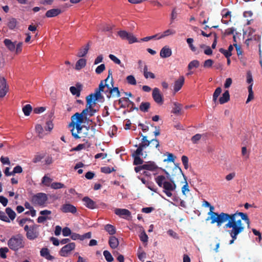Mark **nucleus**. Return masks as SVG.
I'll list each match as a JSON object with an SVG mask.
<instances>
[{"label": "nucleus", "mask_w": 262, "mask_h": 262, "mask_svg": "<svg viewBox=\"0 0 262 262\" xmlns=\"http://www.w3.org/2000/svg\"><path fill=\"white\" fill-rule=\"evenodd\" d=\"M242 220L245 221L249 228L250 222L248 215L238 211L234 213H227L226 223L228 224V226L236 227L239 230L243 231L245 227L242 223Z\"/></svg>", "instance_id": "obj_1"}, {"label": "nucleus", "mask_w": 262, "mask_h": 262, "mask_svg": "<svg viewBox=\"0 0 262 262\" xmlns=\"http://www.w3.org/2000/svg\"><path fill=\"white\" fill-rule=\"evenodd\" d=\"M155 180L158 185L163 188V192L168 197H171L172 195L171 191H174L176 188L174 175L172 174V177L170 179L169 182L167 181L166 177L163 175L157 176Z\"/></svg>", "instance_id": "obj_2"}, {"label": "nucleus", "mask_w": 262, "mask_h": 262, "mask_svg": "<svg viewBox=\"0 0 262 262\" xmlns=\"http://www.w3.org/2000/svg\"><path fill=\"white\" fill-rule=\"evenodd\" d=\"M71 130L72 135L75 139L83 137L90 138L94 136L95 128L93 126H81L80 129L76 127H72Z\"/></svg>", "instance_id": "obj_3"}, {"label": "nucleus", "mask_w": 262, "mask_h": 262, "mask_svg": "<svg viewBox=\"0 0 262 262\" xmlns=\"http://www.w3.org/2000/svg\"><path fill=\"white\" fill-rule=\"evenodd\" d=\"M210 211L208 214L210 216L209 218L211 220V223H216L217 227L221 226L223 224L226 222L227 213L221 212L220 213L213 211L214 207L210 205L209 206Z\"/></svg>", "instance_id": "obj_4"}, {"label": "nucleus", "mask_w": 262, "mask_h": 262, "mask_svg": "<svg viewBox=\"0 0 262 262\" xmlns=\"http://www.w3.org/2000/svg\"><path fill=\"white\" fill-rule=\"evenodd\" d=\"M86 114H83L82 111L81 113H76L71 117V122L69 124V127H76L78 129L81 127V124L84 122V119H86Z\"/></svg>", "instance_id": "obj_5"}, {"label": "nucleus", "mask_w": 262, "mask_h": 262, "mask_svg": "<svg viewBox=\"0 0 262 262\" xmlns=\"http://www.w3.org/2000/svg\"><path fill=\"white\" fill-rule=\"evenodd\" d=\"M147 144H139L138 146L135 145V147H138L137 149L133 154L132 156L134 158L133 164L134 165H138L142 164L143 160L140 158V156H143V150L145 149V146Z\"/></svg>", "instance_id": "obj_6"}, {"label": "nucleus", "mask_w": 262, "mask_h": 262, "mask_svg": "<svg viewBox=\"0 0 262 262\" xmlns=\"http://www.w3.org/2000/svg\"><path fill=\"white\" fill-rule=\"evenodd\" d=\"M38 225H33L30 227L26 225L24 227V230L26 232V236L30 240H34L39 236V232L37 230Z\"/></svg>", "instance_id": "obj_7"}, {"label": "nucleus", "mask_w": 262, "mask_h": 262, "mask_svg": "<svg viewBox=\"0 0 262 262\" xmlns=\"http://www.w3.org/2000/svg\"><path fill=\"white\" fill-rule=\"evenodd\" d=\"M113 72L112 69H109L108 71V76L107 78L104 80L101 81L99 85V88L98 89H96V90L100 91V92H103L105 91L104 88L106 87L107 88V90L108 88H109V85L107 83L108 81L110 79L111 81V84H112V86H113L114 84V81L112 76Z\"/></svg>", "instance_id": "obj_8"}, {"label": "nucleus", "mask_w": 262, "mask_h": 262, "mask_svg": "<svg viewBox=\"0 0 262 262\" xmlns=\"http://www.w3.org/2000/svg\"><path fill=\"white\" fill-rule=\"evenodd\" d=\"M224 227L225 229H231L230 230L228 231L229 234H230V236L232 238V239L229 242V244H232L234 243V241L237 239V235L243 232L242 231L239 230V229H238V228H236V227H231L228 226V224L226 223L225 224Z\"/></svg>", "instance_id": "obj_9"}, {"label": "nucleus", "mask_w": 262, "mask_h": 262, "mask_svg": "<svg viewBox=\"0 0 262 262\" xmlns=\"http://www.w3.org/2000/svg\"><path fill=\"white\" fill-rule=\"evenodd\" d=\"M118 35L122 39L127 40L129 43L138 42V40L132 33L122 30L118 32Z\"/></svg>", "instance_id": "obj_10"}, {"label": "nucleus", "mask_w": 262, "mask_h": 262, "mask_svg": "<svg viewBox=\"0 0 262 262\" xmlns=\"http://www.w3.org/2000/svg\"><path fill=\"white\" fill-rule=\"evenodd\" d=\"M48 197L44 193H38L32 198V202L38 205H43L47 201Z\"/></svg>", "instance_id": "obj_11"}, {"label": "nucleus", "mask_w": 262, "mask_h": 262, "mask_svg": "<svg viewBox=\"0 0 262 262\" xmlns=\"http://www.w3.org/2000/svg\"><path fill=\"white\" fill-rule=\"evenodd\" d=\"M107 98L110 99L111 97H119L120 96V93L118 87L112 86V84L109 85V88L104 91Z\"/></svg>", "instance_id": "obj_12"}, {"label": "nucleus", "mask_w": 262, "mask_h": 262, "mask_svg": "<svg viewBox=\"0 0 262 262\" xmlns=\"http://www.w3.org/2000/svg\"><path fill=\"white\" fill-rule=\"evenodd\" d=\"M75 248L74 243H69L64 246L59 251V255L63 257H67L69 254Z\"/></svg>", "instance_id": "obj_13"}, {"label": "nucleus", "mask_w": 262, "mask_h": 262, "mask_svg": "<svg viewBox=\"0 0 262 262\" xmlns=\"http://www.w3.org/2000/svg\"><path fill=\"white\" fill-rule=\"evenodd\" d=\"M139 135L142 137L141 139V142L140 144H142L143 143V144H147L145 146V148L150 145V146H153L156 148H157L159 146V142L158 139H153L150 141H149L147 140V137L143 135L142 133H140Z\"/></svg>", "instance_id": "obj_14"}, {"label": "nucleus", "mask_w": 262, "mask_h": 262, "mask_svg": "<svg viewBox=\"0 0 262 262\" xmlns=\"http://www.w3.org/2000/svg\"><path fill=\"white\" fill-rule=\"evenodd\" d=\"M152 97L154 101L159 104H162L163 103L164 99L163 96L160 93V90L157 88H155L152 90Z\"/></svg>", "instance_id": "obj_15"}, {"label": "nucleus", "mask_w": 262, "mask_h": 262, "mask_svg": "<svg viewBox=\"0 0 262 262\" xmlns=\"http://www.w3.org/2000/svg\"><path fill=\"white\" fill-rule=\"evenodd\" d=\"M61 211L63 213H71L75 214L77 212L76 207L71 204H65L61 206Z\"/></svg>", "instance_id": "obj_16"}, {"label": "nucleus", "mask_w": 262, "mask_h": 262, "mask_svg": "<svg viewBox=\"0 0 262 262\" xmlns=\"http://www.w3.org/2000/svg\"><path fill=\"white\" fill-rule=\"evenodd\" d=\"M231 12L228 9L225 8L222 10L221 14L222 15V22L225 24H228L231 21Z\"/></svg>", "instance_id": "obj_17"}, {"label": "nucleus", "mask_w": 262, "mask_h": 262, "mask_svg": "<svg viewBox=\"0 0 262 262\" xmlns=\"http://www.w3.org/2000/svg\"><path fill=\"white\" fill-rule=\"evenodd\" d=\"M82 201L84 202V205L89 209H94L98 208L96 202L88 196L84 197L82 199Z\"/></svg>", "instance_id": "obj_18"}, {"label": "nucleus", "mask_w": 262, "mask_h": 262, "mask_svg": "<svg viewBox=\"0 0 262 262\" xmlns=\"http://www.w3.org/2000/svg\"><path fill=\"white\" fill-rule=\"evenodd\" d=\"M8 91L6 79L3 77L0 78V97H4Z\"/></svg>", "instance_id": "obj_19"}, {"label": "nucleus", "mask_w": 262, "mask_h": 262, "mask_svg": "<svg viewBox=\"0 0 262 262\" xmlns=\"http://www.w3.org/2000/svg\"><path fill=\"white\" fill-rule=\"evenodd\" d=\"M115 213L123 218H126L131 215L130 212L126 209L116 208L115 210Z\"/></svg>", "instance_id": "obj_20"}, {"label": "nucleus", "mask_w": 262, "mask_h": 262, "mask_svg": "<svg viewBox=\"0 0 262 262\" xmlns=\"http://www.w3.org/2000/svg\"><path fill=\"white\" fill-rule=\"evenodd\" d=\"M179 177L181 178L182 177L184 178L185 180V185L182 188V192L184 195H185V191H189V186L187 182L186 177L184 174L181 168H178Z\"/></svg>", "instance_id": "obj_21"}, {"label": "nucleus", "mask_w": 262, "mask_h": 262, "mask_svg": "<svg viewBox=\"0 0 262 262\" xmlns=\"http://www.w3.org/2000/svg\"><path fill=\"white\" fill-rule=\"evenodd\" d=\"M86 105L85 108L82 111L83 114H88L89 111L93 108V106L96 104V102L92 100L91 98L86 97Z\"/></svg>", "instance_id": "obj_22"}, {"label": "nucleus", "mask_w": 262, "mask_h": 262, "mask_svg": "<svg viewBox=\"0 0 262 262\" xmlns=\"http://www.w3.org/2000/svg\"><path fill=\"white\" fill-rule=\"evenodd\" d=\"M185 78L183 76H181L178 79L175 81L174 84V92H177L182 88L184 83Z\"/></svg>", "instance_id": "obj_23"}, {"label": "nucleus", "mask_w": 262, "mask_h": 262, "mask_svg": "<svg viewBox=\"0 0 262 262\" xmlns=\"http://www.w3.org/2000/svg\"><path fill=\"white\" fill-rule=\"evenodd\" d=\"M172 54L171 50L168 47H164L161 50L160 55L162 58H167Z\"/></svg>", "instance_id": "obj_24"}, {"label": "nucleus", "mask_w": 262, "mask_h": 262, "mask_svg": "<svg viewBox=\"0 0 262 262\" xmlns=\"http://www.w3.org/2000/svg\"><path fill=\"white\" fill-rule=\"evenodd\" d=\"M82 89V86L80 84L77 83L76 86H71L70 88V91L73 95H75L77 97H79L80 95V91Z\"/></svg>", "instance_id": "obj_25"}, {"label": "nucleus", "mask_w": 262, "mask_h": 262, "mask_svg": "<svg viewBox=\"0 0 262 262\" xmlns=\"http://www.w3.org/2000/svg\"><path fill=\"white\" fill-rule=\"evenodd\" d=\"M40 255L48 260H52L54 259V256L50 255L49 250L47 248H43L41 249Z\"/></svg>", "instance_id": "obj_26"}, {"label": "nucleus", "mask_w": 262, "mask_h": 262, "mask_svg": "<svg viewBox=\"0 0 262 262\" xmlns=\"http://www.w3.org/2000/svg\"><path fill=\"white\" fill-rule=\"evenodd\" d=\"M61 13L59 9H52L48 10L46 13V16L47 17H55Z\"/></svg>", "instance_id": "obj_27"}, {"label": "nucleus", "mask_w": 262, "mask_h": 262, "mask_svg": "<svg viewBox=\"0 0 262 262\" xmlns=\"http://www.w3.org/2000/svg\"><path fill=\"white\" fill-rule=\"evenodd\" d=\"M182 104L178 103V102H174L173 103V106L172 107V109L171 111V113H173L174 114L179 115L181 114V111H182Z\"/></svg>", "instance_id": "obj_28"}, {"label": "nucleus", "mask_w": 262, "mask_h": 262, "mask_svg": "<svg viewBox=\"0 0 262 262\" xmlns=\"http://www.w3.org/2000/svg\"><path fill=\"white\" fill-rule=\"evenodd\" d=\"M89 49L90 44L89 42L84 47L79 50L77 56L79 57H83L85 56L88 53Z\"/></svg>", "instance_id": "obj_29"}, {"label": "nucleus", "mask_w": 262, "mask_h": 262, "mask_svg": "<svg viewBox=\"0 0 262 262\" xmlns=\"http://www.w3.org/2000/svg\"><path fill=\"white\" fill-rule=\"evenodd\" d=\"M108 244L112 249H115L118 246L119 241L117 237L112 236L109 238Z\"/></svg>", "instance_id": "obj_30"}, {"label": "nucleus", "mask_w": 262, "mask_h": 262, "mask_svg": "<svg viewBox=\"0 0 262 262\" xmlns=\"http://www.w3.org/2000/svg\"><path fill=\"white\" fill-rule=\"evenodd\" d=\"M4 43L9 51L11 52L14 51L15 49V45L14 42H12L10 39H5L4 41Z\"/></svg>", "instance_id": "obj_31"}, {"label": "nucleus", "mask_w": 262, "mask_h": 262, "mask_svg": "<svg viewBox=\"0 0 262 262\" xmlns=\"http://www.w3.org/2000/svg\"><path fill=\"white\" fill-rule=\"evenodd\" d=\"M230 100V94L228 91H226L219 99L220 103L222 104L227 102Z\"/></svg>", "instance_id": "obj_32"}, {"label": "nucleus", "mask_w": 262, "mask_h": 262, "mask_svg": "<svg viewBox=\"0 0 262 262\" xmlns=\"http://www.w3.org/2000/svg\"><path fill=\"white\" fill-rule=\"evenodd\" d=\"M142 168L145 170L154 171L158 168V166L154 162H148L147 163L143 164V167Z\"/></svg>", "instance_id": "obj_33"}, {"label": "nucleus", "mask_w": 262, "mask_h": 262, "mask_svg": "<svg viewBox=\"0 0 262 262\" xmlns=\"http://www.w3.org/2000/svg\"><path fill=\"white\" fill-rule=\"evenodd\" d=\"M8 245L9 248L15 252L16 251V237L15 236L12 237L9 240Z\"/></svg>", "instance_id": "obj_34"}, {"label": "nucleus", "mask_w": 262, "mask_h": 262, "mask_svg": "<svg viewBox=\"0 0 262 262\" xmlns=\"http://www.w3.org/2000/svg\"><path fill=\"white\" fill-rule=\"evenodd\" d=\"M176 31L173 29H169L164 31L162 34L157 37L158 39L167 37L169 35H173L176 34Z\"/></svg>", "instance_id": "obj_35"}, {"label": "nucleus", "mask_w": 262, "mask_h": 262, "mask_svg": "<svg viewBox=\"0 0 262 262\" xmlns=\"http://www.w3.org/2000/svg\"><path fill=\"white\" fill-rule=\"evenodd\" d=\"M86 63V61L85 59L81 58L79 59L76 63L75 69L77 70H80L85 66Z\"/></svg>", "instance_id": "obj_36"}, {"label": "nucleus", "mask_w": 262, "mask_h": 262, "mask_svg": "<svg viewBox=\"0 0 262 262\" xmlns=\"http://www.w3.org/2000/svg\"><path fill=\"white\" fill-rule=\"evenodd\" d=\"M104 230L112 235L115 234L116 232L115 227L111 224H106L104 226Z\"/></svg>", "instance_id": "obj_37"}, {"label": "nucleus", "mask_w": 262, "mask_h": 262, "mask_svg": "<svg viewBox=\"0 0 262 262\" xmlns=\"http://www.w3.org/2000/svg\"><path fill=\"white\" fill-rule=\"evenodd\" d=\"M89 98H91L92 100L94 101L95 102L102 97V95L101 94V92L95 90L94 93H92L89 95L87 96Z\"/></svg>", "instance_id": "obj_38"}, {"label": "nucleus", "mask_w": 262, "mask_h": 262, "mask_svg": "<svg viewBox=\"0 0 262 262\" xmlns=\"http://www.w3.org/2000/svg\"><path fill=\"white\" fill-rule=\"evenodd\" d=\"M150 104L148 102H142L140 105V110L143 112H147L150 107Z\"/></svg>", "instance_id": "obj_39"}, {"label": "nucleus", "mask_w": 262, "mask_h": 262, "mask_svg": "<svg viewBox=\"0 0 262 262\" xmlns=\"http://www.w3.org/2000/svg\"><path fill=\"white\" fill-rule=\"evenodd\" d=\"M35 130L36 133L38 134V136L40 138H42L45 135L43 128L42 127V126L40 124H37L36 125Z\"/></svg>", "instance_id": "obj_40"}, {"label": "nucleus", "mask_w": 262, "mask_h": 262, "mask_svg": "<svg viewBox=\"0 0 262 262\" xmlns=\"http://www.w3.org/2000/svg\"><path fill=\"white\" fill-rule=\"evenodd\" d=\"M252 85L253 84L252 83L251 84L249 85L248 87L249 95L246 101V103H248L249 102L251 101L254 98V93L252 91Z\"/></svg>", "instance_id": "obj_41"}, {"label": "nucleus", "mask_w": 262, "mask_h": 262, "mask_svg": "<svg viewBox=\"0 0 262 262\" xmlns=\"http://www.w3.org/2000/svg\"><path fill=\"white\" fill-rule=\"evenodd\" d=\"M6 212L11 220H14L16 216L15 212L10 207L6 208Z\"/></svg>", "instance_id": "obj_42"}, {"label": "nucleus", "mask_w": 262, "mask_h": 262, "mask_svg": "<svg viewBox=\"0 0 262 262\" xmlns=\"http://www.w3.org/2000/svg\"><path fill=\"white\" fill-rule=\"evenodd\" d=\"M200 66V62L198 60H193L189 62L188 65V70H191L193 68H197Z\"/></svg>", "instance_id": "obj_43"}, {"label": "nucleus", "mask_w": 262, "mask_h": 262, "mask_svg": "<svg viewBox=\"0 0 262 262\" xmlns=\"http://www.w3.org/2000/svg\"><path fill=\"white\" fill-rule=\"evenodd\" d=\"M24 236L21 235H17V249L23 248L25 245V242L24 241Z\"/></svg>", "instance_id": "obj_44"}, {"label": "nucleus", "mask_w": 262, "mask_h": 262, "mask_svg": "<svg viewBox=\"0 0 262 262\" xmlns=\"http://www.w3.org/2000/svg\"><path fill=\"white\" fill-rule=\"evenodd\" d=\"M53 179L45 175L41 180V183L46 186H49Z\"/></svg>", "instance_id": "obj_45"}, {"label": "nucleus", "mask_w": 262, "mask_h": 262, "mask_svg": "<svg viewBox=\"0 0 262 262\" xmlns=\"http://www.w3.org/2000/svg\"><path fill=\"white\" fill-rule=\"evenodd\" d=\"M222 89L220 87L217 88L213 94V101L214 102H216L218 97L220 95L222 92Z\"/></svg>", "instance_id": "obj_46"}, {"label": "nucleus", "mask_w": 262, "mask_h": 262, "mask_svg": "<svg viewBox=\"0 0 262 262\" xmlns=\"http://www.w3.org/2000/svg\"><path fill=\"white\" fill-rule=\"evenodd\" d=\"M103 255L106 259V260L108 262H112L114 260V258L111 254V253L107 250H105L103 251Z\"/></svg>", "instance_id": "obj_47"}, {"label": "nucleus", "mask_w": 262, "mask_h": 262, "mask_svg": "<svg viewBox=\"0 0 262 262\" xmlns=\"http://www.w3.org/2000/svg\"><path fill=\"white\" fill-rule=\"evenodd\" d=\"M32 110V107L30 104H27L23 108V111L25 116H29Z\"/></svg>", "instance_id": "obj_48"}, {"label": "nucleus", "mask_w": 262, "mask_h": 262, "mask_svg": "<svg viewBox=\"0 0 262 262\" xmlns=\"http://www.w3.org/2000/svg\"><path fill=\"white\" fill-rule=\"evenodd\" d=\"M51 187L54 189H58L65 187L63 184L60 182H54L51 184Z\"/></svg>", "instance_id": "obj_49"}, {"label": "nucleus", "mask_w": 262, "mask_h": 262, "mask_svg": "<svg viewBox=\"0 0 262 262\" xmlns=\"http://www.w3.org/2000/svg\"><path fill=\"white\" fill-rule=\"evenodd\" d=\"M126 80L128 84L135 85L137 84L136 80L134 76L129 75L126 77Z\"/></svg>", "instance_id": "obj_50"}, {"label": "nucleus", "mask_w": 262, "mask_h": 262, "mask_svg": "<svg viewBox=\"0 0 262 262\" xmlns=\"http://www.w3.org/2000/svg\"><path fill=\"white\" fill-rule=\"evenodd\" d=\"M16 26V20L15 18H11L9 19L8 26L10 29H13Z\"/></svg>", "instance_id": "obj_51"}, {"label": "nucleus", "mask_w": 262, "mask_h": 262, "mask_svg": "<svg viewBox=\"0 0 262 262\" xmlns=\"http://www.w3.org/2000/svg\"><path fill=\"white\" fill-rule=\"evenodd\" d=\"M202 136L201 134H197L191 137V140L193 144H197L201 139Z\"/></svg>", "instance_id": "obj_52"}, {"label": "nucleus", "mask_w": 262, "mask_h": 262, "mask_svg": "<svg viewBox=\"0 0 262 262\" xmlns=\"http://www.w3.org/2000/svg\"><path fill=\"white\" fill-rule=\"evenodd\" d=\"M109 58L114 61L115 63L120 65L121 67H124L123 65H121V61L119 59H118L117 57L113 54L109 55Z\"/></svg>", "instance_id": "obj_53"}, {"label": "nucleus", "mask_w": 262, "mask_h": 262, "mask_svg": "<svg viewBox=\"0 0 262 262\" xmlns=\"http://www.w3.org/2000/svg\"><path fill=\"white\" fill-rule=\"evenodd\" d=\"M186 41L188 44L191 50L193 52H195L196 51V48L193 46L192 43L193 42V39L192 38H188L187 39Z\"/></svg>", "instance_id": "obj_54"}, {"label": "nucleus", "mask_w": 262, "mask_h": 262, "mask_svg": "<svg viewBox=\"0 0 262 262\" xmlns=\"http://www.w3.org/2000/svg\"><path fill=\"white\" fill-rule=\"evenodd\" d=\"M167 158L164 160V162H174L176 157L171 153L167 152Z\"/></svg>", "instance_id": "obj_55"}, {"label": "nucleus", "mask_w": 262, "mask_h": 262, "mask_svg": "<svg viewBox=\"0 0 262 262\" xmlns=\"http://www.w3.org/2000/svg\"><path fill=\"white\" fill-rule=\"evenodd\" d=\"M105 69V66L104 64H101L98 66L95 70V72L97 74L102 73Z\"/></svg>", "instance_id": "obj_56"}, {"label": "nucleus", "mask_w": 262, "mask_h": 262, "mask_svg": "<svg viewBox=\"0 0 262 262\" xmlns=\"http://www.w3.org/2000/svg\"><path fill=\"white\" fill-rule=\"evenodd\" d=\"M182 163L184 166L185 169H187L188 168V158L186 156H183L181 158Z\"/></svg>", "instance_id": "obj_57"}, {"label": "nucleus", "mask_w": 262, "mask_h": 262, "mask_svg": "<svg viewBox=\"0 0 262 262\" xmlns=\"http://www.w3.org/2000/svg\"><path fill=\"white\" fill-rule=\"evenodd\" d=\"M8 249L7 247L0 248V256L2 258H6V253L8 252Z\"/></svg>", "instance_id": "obj_58"}, {"label": "nucleus", "mask_w": 262, "mask_h": 262, "mask_svg": "<svg viewBox=\"0 0 262 262\" xmlns=\"http://www.w3.org/2000/svg\"><path fill=\"white\" fill-rule=\"evenodd\" d=\"M114 171H115V169L114 168H111L109 167H103L101 168V171L105 173H110Z\"/></svg>", "instance_id": "obj_59"}, {"label": "nucleus", "mask_w": 262, "mask_h": 262, "mask_svg": "<svg viewBox=\"0 0 262 262\" xmlns=\"http://www.w3.org/2000/svg\"><path fill=\"white\" fill-rule=\"evenodd\" d=\"M148 236L145 232V231H143L141 234L140 235V239L143 243H146L148 241Z\"/></svg>", "instance_id": "obj_60"}, {"label": "nucleus", "mask_w": 262, "mask_h": 262, "mask_svg": "<svg viewBox=\"0 0 262 262\" xmlns=\"http://www.w3.org/2000/svg\"><path fill=\"white\" fill-rule=\"evenodd\" d=\"M62 235L64 236H68L71 234V229L68 227H64L62 230Z\"/></svg>", "instance_id": "obj_61"}, {"label": "nucleus", "mask_w": 262, "mask_h": 262, "mask_svg": "<svg viewBox=\"0 0 262 262\" xmlns=\"http://www.w3.org/2000/svg\"><path fill=\"white\" fill-rule=\"evenodd\" d=\"M53 126H54V125H53L52 122L51 121H48L46 122L45 129L46 130L51 132L52 130Z\"/></svg>", "instance_id": "obj_62"}, {"label": "nucleus", "mask_w": 262, "mask_h": 262, "mask_svg": "<svg viewBox=\"0 0 262 262\" xmlns=\"http://www.w3.org/2000/svg\"><path fill=\"white\" fill-rule=\"evenodd\" d=\"M235 31V30L233 27L228 28L224 32V35L227 36V35H229L232 34L234 33Z\"/></svg>", "instance_id": "obj_63"}, {"label": "nucleus", "mask_w": 262, "mask_h": 262, "mask_svg": "<svg viewBox=\"0 0 262 262\" xmlns=\"http://www.w3.org/2000/svg\"><path fill=\"white\" fill-rule=\"evenodd\" d=\"M213 61L212 59H207L204 62V67L205 68H210L212 67Z\"/></svg>", "instance_id": "obj_64"}]
</instances>
